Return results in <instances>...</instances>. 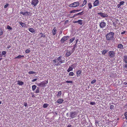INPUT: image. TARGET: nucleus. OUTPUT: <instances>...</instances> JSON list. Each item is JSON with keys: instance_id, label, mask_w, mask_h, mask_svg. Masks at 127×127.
<instances>
[{"instance_id": "obj_1", "label": "nucleus", "mask_w": 127, "mask_h": 127, "mask_svg": "<svg viewBox=\"0 0 127 127\" xmlns=\"http://www.w3.org/2000/svg\"><path fill=\"white\" fill-rule=\"evenodd\" d=\"M64 61L62 59V57L61 56L57 58V59L53 60V62L55 65H60L61 64L64 63Z\"/></svg>"}, {"instance_id": "obj_2", "label": "nucleus", "mask_w": 127, "mask_h": 127, "mask_svg": "<svg viewBox=\"0 0 127 127\" xmlns=\"http://www.w3.org/2000/svg\"><path fill=\"white\" fill-rule=\"evenodd\" d=\"M114 33L111 32L108 33L106 35V39L107 40L114 41L115 40L114 37Z\"/></svg>"}, {"instance_id": "obj_3", "label": "nucleus", "mask_w": 127, "mask_h": 127, "mask_svg": "<svg viewBox=\"0 0 127 127\" xmlns=\"http://www.w3.org/2000/svg\"><path fill=\"white\" fill-rule=\"evenodd\" d=\"M80 4L79 2L78 1L74 2L70 4L69 6L70 7H76L78 6Z\"/></svg>"}, {"instance_id": "obj_4", "label": "nucleus", "mask_w": 127, "mask_h": 127, "mask_svg": "<svg viewBox=\"0 0 127 127\" xmlns=\"http://www.w3.org/2000/svg\"><path fill=\"white\" fill-rule=\"evenodd\" d=\"M48 80H45L41 82L40 83H39L38 85L39 86L44 87L46 86V85L48 84Z\"/></svg>"}, {"instance_id": "obj_5", "label": "nucleus", "mask_w": 127, "mask_h": 127, "mask_svg": "<svg viewBox=\"0 0 127 127\" xmlns=\"http://www.w3.org/2000/svg\"><path fill=\"white\" fill-rule=\"evenodd\" d=\"M39 2L38 0H32L31 4L33 7L36 6Z\"/></svg>"}, {"instance_id": "obj_6", "label": "nucleus", "mask_w": 127, "mask_h": 127, "mask_svg": "<svg viewBox=\"0 0 127 127\" xmlns=\"http://www.w3.org/2000/svg\"><path fill=\"white\" fill-rule=\"evenodd\" d=\"M108 54L109 56L111 58L114 57L115 56V53L113 51H109Z\"/></svg>"}, {"instance_id": "obj_7", "label": "nucleus", "mask_w": 127, "mask_h": 127, "mask_svg": "<svg viewBox=\"0 0 127 127\" xmlns=\"http://www.w3.org/2000/svg\"><path fill=\"white\" fill-rule=\"evenodd\" d=\"M20 14H22L23 15H25L26 16L31 15V13L30 12L26 11L25 12H20Z\"/></svg>"}, {"instance_id": "obj_8", "label": "nucleus", "mask_w": 127, "mask_h": 127, "mask_svg": "<svg viewBox=\"0 0 127 127\" xmlns=\"http://www.w3.org/2000/svg\"><path fill=\"white\" fill-rule=\"evenodd\" d=\"M97 14L103 18L107 17H108V15L107 14L103 12H99Z\"/></svg>"}, {"instance_id": "obj_9", "label": "nucleus", "mask_w": 127, "mask_h": 127, "mask_svg": "<svg viewBox=\"0 0 127 127\" xmlns=\"http://www.w3.org/2000/svg\"><path fill=\"white\" fill-rule=\"evenodd\" d=\"M106 26V23L103 21H102L99 24V26L101 28H104Z\"/></svg>"}, {"instance_id": "obj_10", "label": "nucleus", "mask_w": 127, "mask_h": 127, "mask_svg": "<svg viewBox=\"0 0 127 127\" xmlns=\"http://www.w3.org/2000/svg\"><path fill=\"white\" fill-rule=\"evenodd\" d=\"M68 38L69 36H64L61 39V41L62 43H64V41L66 40Z\"/></svg>"}, {"instance_id": "obj_11", "label": "nucleus", "mask_w": 127, "mask_h": 127, "mask_svg": "<svg viewBox=\"0 0 127 127\" xmlns=\"http://www.w3.org/2000/svg\"><path fill=\"white\" fill-rule=\"evenodd\" d=\"M76 113L75 112H73L70 113V117L72 118H74L76 116Z\"/></svg>"}, {"instance_id": "obj_12", "label": "nucleus", "mask_w": 127, "mask_h": 127, "mask_svg": "<svg viewBox=\"0 0 127 127\" xmlns=\"http://www.w3.org/2000/svg\"><path fill=\"white\" fill-rule=\"evenodd\" d=\"M99 4V0H95L93 3L94 6H98Z\"/></svg>"}, {"instance_id": "obj_13", "label": "nucleus", "mask_w": 127, "mask_h": 127, "mask_svg": "<svg viewBox=\"0 0 127 127\" xmlns=\"http://www.w3.org/2000/svg\"><path fill=\"white\" fill-rule=\"evenodd\" d=\"M73 53L71 51H67L66 54V56L68 57L69 56Z\"/></svg>"}, {"instance_id": "obj_14", "label": "nucleus", "mask_w": 127, "mask_h": 127, "mask_svg": "<svg viewBox=\"0 0 127 127\" xmlns=\"http://www.w3.org/2000/svg\"><path fill=\"white\" fill-rule=\"evenodd\" d=\"M19 24L22 27L24 28L27 27L25 23H22L21 22H19Z\"/></svg>"}, {"instance_id": "obj_15", "label": "nucleus", "mask_w": 127, "mask_h": 127, "mask_svg": "<svg viewBox=\"0 0 127 127\" xmlns=\"http://www.w3.org/2000/svg\"><path fill=\"white\" fill-rule=\"evenodd\" d=\"M82 72V70L81 69L78 70L76 72V75L77 77L80 76Z\"/></svg>"}, {"instance_id": "obj_16", "label": "nucleus", "mask_w": 127, "mask_h": 127, "mask_svg": "<svg viewBox=\"0 0 127 127\" xmlns=\"http://www.w3.org/2000/svg\"><path fill=\"white\" fill-rule=\"evenodd\" d=\"M64 101V100L63 99L60 98L58 99L57 100V102L59 104H61Z\"/></svg>"}, {"instance_id": "obj_17", "label": "nucleus", "mask_w": 127, "mask_h": 127, "mask_svg": "<svg viewBox=\"0 0 127 127\" xmlns=\"http://www.w3.org/2000/svg\"><path fill=\"white\" fill-rule=\"evenodd\" d=\"M123 62L126 63H127V56L126 55L124 56L123 57Z\"/></svg>"}, {"instance_id": "obj_18", "label": "nucleus", "mask_w": 127, "mask_h": 127, "mask_svg": "<svg viewBox=\"0 0 127 127\" xmlns=\"http://www.w3.org/2000/svg\"><path fill=\"white\" fill-rule=\"evenodd\" d=\"M57 30L55 27H54L52 30V33L53 35H55L56 33Z\"/></svg>"}, {"instance_id": "obj_19", "label": "nucleus", "mask_w": 127, "mask_h": 127, "mask_svg": "<svg viewBox=\"0 0 127 127\" xmlns=\"http://www.w3.org/2000/svg\"><path fill=\"white\" fill-rule=\"evenodd\" d=\"M29 30L30 32L32 33L34 32L35 31L34 29L32 28H30L29 29Z\"/></svg>"}, {"instance_id": "obj_20", "label": "nucleus", "mask_w": 127, "mask_h": 127, "mask_svg": "<svg viewBox=\"0 0 127 127\" xmlns=\"http://www.w3.org/2000/svg\"><path fill=\"white\" fill-rule=\"evenodd\" d=\"M117 47L119 48L122 49L123 48V46L121 44H118Z\"/></svg>"}, {"instance_id": "obj_21", "label": "nucleus", "mask_w": 127, "mask_h": 127, "mask_svg": "<svg viewBox=\"0 0 127 127\" xmlns=\"http://www.w3.org/2000/svg\"><path fill=\"white\" fill-rule=\"evenodd\" d=\"M88 6L89 9H91L92 7V5L91 3L90 2L88 4Z\"/></svg>"}, {"instance_id": "obj_22", "label": "nucleus", "mask_w": 127, "mask_h": 127, "mask_svg": "<svg viewBox=\"0 0 127 127\" xmlns=\"http://www.w3.org/2000/svg\"><path fill=\"white\" fill-rule=\"evenodd\" d=\"M24 56L23 55L21 56V55H19L15 57L14 59H20L21 58H24Z\"/></svg>"}, {"instance_id": "obj_23", "label": "nucleus", "mask_w": 127, "mask_h": 127, "mask_svg": "<svg viewBox=\"0 0 127 127\" xmlns=\"http://www.w3.org/2000/svg\"><path fill=\"white\" fill-rule=\"evenodd\" d=\"M18 84L19 85H22L24 84V82L20 81H18Z\"/></svg>"}, {"instance_id": "obj_24", "label": "nucleus", "mask_w": 127, "mask_h": 127, "mask_svg": "<svg viewBox=\"0 0 127 127\" xmlns=\"http://www.w3.org/2000/svg\"><path fill=\"white\" fill-rule=\"evenodd\" d=\"M62 95V92L61 91H60L58 93L57 96L58 97H60Z\"/></svg>"}, {"instance_id": "obj_25", "label": "nucleus", "mask_w": 127, "mask_h": 127, "mask_svg": "<svg viewBox=\"0 0 127 127\" xmlns=\"http://www.w3.org/2000/svg\"><path fill=\"white\" fill-rule=\"evenodd\" d=\"M107 51L108 50H103L102 51V53L103 55H104L107 52Z\"/></svg>"}, {"instance_id": "obj_26", "label": "nucleus", "mask_w": 127, "mask_h": 127, "mask_svg": "<svg viewBox=\"0 0 127 127\" xmlns=\"http://www.w3.org/2000/svg\"><path fill=\"white\" fill-rule=\"evenodd\" d=\"M73 68L71 67L70 66L68 69L67 70V71L68 72H69L70 71H72L73 70Z\"/></svg>"}, {"instance_id": "obj_27", "label": "nucleus", "mask_w": 127, "mask_h": 127, "mask_svg": "<svg viewBox=\"0 0 127 127\" xmlns=\"http://www.w3.org/2000/svg\"><path fill=\"white\" fill-rule=\"evenodd\" d=\"M36 86L35 85H33L32 86V91H34L36 89Z\"/></svg>"}, {"instance_id": "obj_28", "label": "nucleus", "mask_w": 127, "mask_h": 127, "mask_svg": "<svg viewBox=\"0 0 127 127\" xmlns=\"http://www.w3.org/2000/svg\"><path fill=\"white\" fill-rule=\"evenodd\" d=\"M78 23L80 25H82L83 24L82 20H79L78 21Z\"/></svg>"}, {"instance_id": "obj_29", "label": "nucleus", "mask_w": 127, "mask_h": 127, "mask_svg": "<svg viewBox=\"0 0 127 127\" xmlns=\"http://www.w3.org/2000/svg\"><path fill=\"white\" fill-rule=\"evenodd\" d=\"M48 104L45 103L43 105V107L44 108H46L48 106Z\"/></svg>"}, {"instance_id": "obj_30", "label": "nucleus", "mask_w": 127, "mask_h": 127, "mask_svg": "<svg viewBox=\"0 0 127 127\" xmlns=\"http://www.w3.org/2000/svg\"><path fill=\"white\" fill-rule=\"evenodd\" d=\"M75 39V38L74 37H73L70 39L69 41L70 43H72L74 41Z\"/></svg>"}, {"instance_id": "obj_31", "label": "nucleus", "mask_w": 127, "mask_h": 127, "mask_svg": "<svg viewBox=\"0 0 127 127\" xmlns=\"http://www.w3.org/2000/svg\"><path fill=\"white\" fill-rule=\"evenodd\" d=\"M28 73L30 74H34L35 73V72L32 71H30Z\"/></svg>"}, {"instance_id": "obj_32", "label": "nucleus", "mask_w": 127, "mask_h": 127, "mask_svg": "<svg viewBox=\"0 0 127 127\" xmlns=\"http://www.w3.org/2000/svg\"><path fill=\"white\" fill-rule=\"evenodd\" d=\"M77 64H74L71 65V66L73 68H75L76 67Z\"/></svg>"}, {"instance_id": "obj_33", "label": "nucleus", "mask_w": 127, "mask_h": 127, "mask_svg": "<svg viewBox=\"0 0 127 127\" xmlns=\"http://www.w3.org/2000/svg\"><path fill=\"white\" fill-rule=\"evenodd\" d=\"M74 73L72 72H71L69 73V75L70 76H73Z\"/></svg>"}, {"instance_id": "obj_34", "label": "nucleus", "mask_w": 127, "mask_h": 127, "mask_svg": "<svg viewBox=\"0 0 127 127\" xmlns=\"http://www.w3.org/2000/svg\"><path fill=\"white\" fill-rule=\"evenodd\" d=\"M6 28L10 30H12V28L9 25H7V26Z\"/></svg>"}, {"instance_id": "obj_35", "label": "nucleus", "mask_w": 127, "mask_h": 127, "mask_svg": "<svg viewBox=\"0 0 127 127\" xmlns=\"http://www.w3.org/2000/svg\"><path fill=\"white\" fill-rule=\"evenodd\" d=\"M39 89L38 87H37L35 91L36 93H38L39 92Z\"/></svg>"}, {"instance_id": "obj_36", "label": "nucleus", "mask_w": 127, "mask_h": 127, "mask_svg": "<svg viewBox=\"0 0 127 127\" xmlns=\"http://www.w3.org/2000/svg\"><path fill=\"white\" fill-rule=\"evenodd\" d=\"M125 119L127 120V112H125L124 114Z\"/></svg>"}, {"instance_id": "obj_37", "label": "nucleus", "mask_w": 127, "mask_h": 127, "mask_svg": "<svg viewBox=\"0 0 127 127\" xmlns=\"http://www.w3.org/2000/svg\"><path fill=\"white\" fill-rule=\"evenodd\" d=\"M83 11H82L81 12H79V13H77V15H82L84 14L83 13Z\"/></svg>"}, {"instance_id": "obj_38", "label": "nucleus", "mask_w": 127, "mask_h": 127, "mask_svg": "<svg viewBox=\"0 0 127 127\" xmlns=\"http://www.w3.org/2000/svg\"><path fill=\"white\" fill-rule=\"evenodd\" d=\"M40 34L41 35V37H45V35L44 33H43L42 32H41Z\"/></svg>"}, {"instance_id": "obj_39", "label": "nucleus", "mask_w": 127, "mask_h": 127, "mask_svg": "<svg viewBox=\"0 0 127 127\" xmlns=\"http://www.w3.org/2000/svg\"><path fill=\"white\" fill-rule=\"evenodd\" d=\"M6 54V52L5 51H2L1 53V55H2V56L3 55H5Z\"/></svg>"}, {"instance_id": "obj_40", "label": "nucleus", "mask_w": 127, "mask_h": 127, "mask_svg": "<svg viewBox=\"0 0 127 127\" xmlns=\"http://www.w3.org/2000/svg\"><path fill=\"white\" fill-rule=\"evenodd\" d=\"M76 12V10H72L70 12V13H74Z\"/></svg>"}, {"instance_id": "obj_41", "label": "nucleus", "mask_w": 127, "mask_h": 127, "mask_svg": "<svg viewBox=\"0 0 127 127\" xmlns=\"http://www.w3.org/2000/svg\"><path fill=\"white\" fill-rule=\"evenodd\" d=\"M3 33V32L2 30L0 28V36Z\"/></svg>"}, {"instance_id": "obj_42", "label": "nucleus", "mask_w": 127, "mask_h": 127, "mask_svg": "<svg viewBox=\"0 0 127 127\" xmlns=\"http://www.w3.org/2000/svg\"><path fill=\"white\" fill-rule=\"evenodd\" d=\"M116 23L115 22H113V23L112 24L113 26L115 27V28H116L117 26H116Z\"/></svg>"}, {"instance_id": "obj_43", "label": "nucleus", "mask_w": 127, "mask_h": 127, "mask_svg": "<svg viewBox=\"0 0 127 127\" xmlns=\"http://www.w3.org/2000/svg\"><path fill=\"white\" fill-rule=\"evenodd\" d=\"M87 3V0H84V1H83V4L84 5L86 4Z\"/></svg>"}, {"instance_id": "obj_44", "label": "nucleus", "mask_w": 127, "mask_h": 127, "mask_svg": "<svg viewBox=\"0 0 127 127\" xmlns=\"http://www.w3.org/2000/svg\"><path fill=\"white\" fill-rule=\"evenodd\" d=\"M96 82V80L95 79H94V80L92 81L91 82V83L93 84L95 83Z\"/></svg>"}, {"instance_id": "obj_45", "label": "nucleus", "mask_w": 127, "mask_h": 127, "mask_svg": "<svg viewBox=\"0 0 127 127\" xmlns=\"http://www.w3.org/2000/svg\"><path fill=\"white\" fill-rule=\"evenodd\" d=\"M114 106L113 105H111L110 107V109L111 110H112L114 108Z\"/></svg>"}, {"instance_id": "obj_46", "label": "nucleus", "mask_w": 127, "mask_h": 127, "mask_svg": "<svg viewBox=\"0 0 127 127\" xmlns=\"http://www.w3.org/2000/svg\"><path fill=\"white\" fill-rule=\"evenodd\" d=\"M66 83H73V82L71 81H66Z\"/></svg>"}, {"instance_id": "obj_47", "label": "nucleus", "mask_w": 127, "mask_h": 127, "mask_svg": "<svg viewBox=\"0 0 127 127\" xmlns=\"http://www.w3.org/2000/svg\"><path fill=\"white\" fill-rule=\"evenodd\" d=\"M30 50L29 49H27L25 51L26 53H29L30 52Z\"/></svg>"}, {"instance_id": "obj_48", "label": "nucleus", "mask_w": 127, "mask_h": 127, "mask_svg": "<svg viewBox=\"0 0 127 127\" xmlns=\"http://www.w3.org/2000/svg\"><path fill=\"white\" fill-rule=\"evenodd\" d=\"M125 3V2L123 1H121L120 2V3H119V4H120L121 5H123L124 3Z\"/></svg>"}, {"instance_id": "obj_49", "label": "nucleus", "mask_w": 127, "mask_h": 127, "mask_svg": "<svg viewBox=\"0 0 127 127\" xmlns=\"http://www.w3.org/2000/svg\"><path fill=\"white\" fill-rule=\"evenodd\" d=\"M78 15H77V14H74L73 16H72L70 17V18H74L75 16H76Z\"/></svg>"}, {"instance_id": "obj_50", "label": "nucleus", "mask_w": 127, "mask_h": 127, "mask_svg": "<svg viewBox=\"0 0 127 127\" xmlns=\"http://www.w3.org/2000/svg\"><path fill=\"white\" fill-rule=\"evenodd\" d=\"M90 104L91 105H95V102H90Z\"/></svg>"}, {"instance_id": "obj_51", "label": "nucleus", "mask_w": 127, "mask_h": 127, "mask_svg": "<svg viewBox=\"0 0 127 127\" xmlns=\"http://www.w3.org/2000/svg\"><path fill=\"white\" fill-rule=\"evenodd\" d=\"M9 4L7 3L4 6V8H6L8 5Z\"/></svg>"}, {"instance_id": "obj_52", "label": "nucleus", "mask_w": 127, "mask_h": 127, "mask_svg": "<svg viewBox=\"0 0 127 127\" xmlns=\"http://www.w3.org/2000/svg\"><path fill=\"white\" fill-rule=\"evenodd\" d=\"M107 127H113V125L112 124H110L108 125Z\"/></svg>"}, {"instance_id": "obj_53", "label": "nucleus", "mask_w": 127, "mask_h": 127, "mask_svg": "<svg viewBox=\"0 0 127 127\" xmlns=\"http://www.w3.org/2000/svg\"><path fill=\"white\" fill-rule=\"evenodd\" d=\"M115 22L116 23H117L118 22H119V20L118 19H115Z\"/></svg>"}, {"instance_id": "obj_54", "label": "nucleus", "mask_w": 127, "mask_h": 127, "mask_svg": "<svg viewBox=\"0 0 127 127\" xmlns=\"http://www.w3.org/2000/svg\"><path fill=\"white\" fill-rule=\"evenodd\" d=\"M24 105L25 107H26L27 106V104L26 102H24Z\"/></svg>"}, {"instance_id": "obj_55", "label": "nucleus", "mask_w": 127, "mask_h": 127, "mask_svg": "<svg viewBox=\"0 0 127 127\" xmlns=\"http://www.w3.org/2000/svg\"><path fill=\"white\" fill-rule=\"evenodd\" d=\"M37 80V78H35V79H33V80H32V82H34L36 81Z\"/></svg>"}, {"instance_id": "obj_56", "label": "nucleus", "mask_w": 127, "mask_h": 127, "mask_svg": "<svg viewBox=\"0 0 127 127\" xmlns=\"http://www.w3.org/2000/svg\"><path fill=\"white\" fill-rule=\"evenodd\" d=\"M95 123L96 125V126H97V125H98V124H99V123H98V122H97V121H96L95 122Z\"/></svg>"}, {"instance_id": "obj_57", "label": "nucleus", "mask_w": 127, "mask_h": 127, "mask_svg": "<svg viewBox=\"0 0 127 127\" xmlns=\"http://www.w3.org/2000/svg\"><path fill=\"white\" fill-rule=\"evenodd\" d=\"M121 6V5L120 4H118L117 5V7L118 8H119Z\"/></svg>"}, {"instance_id": "obj_58", "label": "nucleus", "mask_w": 127, "mask_h": 127, "mask_svg": "<svg viewBox=\"0 0 127 127\" xmlns=\"http://www.w3.org/2000/svg\"><path fill=\"white\" fill-rule=\"evenodd\" d=\"M126 32L125 31H124L123 32H121V34H123L125 33Z\"/></svg>"}, {"instance_id": "obj_59", "label": "nucleus", "mask_w": 127, "mask_h": 127, "mask_svg": "<svg viewBox=\"0 0 127 127\" xmlns=\"http://www.w3.org/2000/svg\"><path fill=\"white\" fill-rule=\"evenodd\" d=\"M81 10V9H77L76 10V12H78L80 11Z\"/></svg>"}, {"instance_id": "obj_60", "label": "nucleus", "mask_w": 127, "mask_h": 127, "mask_svg": "<svg viewBox=\"0 0 127 127\" xmlns=\"http://www.w3.org/2000/svg\"><path fill=\"white\" fill-rule=\"evenodd\" d=\"M11 47V46L10 45H9L7 47V49H9Z\"/></svg>"}, {"instance_id": "obj_61", "label": "nucleus", "mask_w": 127, "mask_h": 127, "mask_svg": "<svg viewBox=\"0 0 127 127\" xmlns=\"http://www.w3.org/2000/svg\"><path fill=\"white\" fill-rule=\"evenodd\" d=\"M76 45H77V44H75L74 45V46H73L74 48H75V47H76Z\"/></svg>"}, {"instance_id": "obj_62", "label": "nucleus", "mask_w": 127, "mask_h": 127, "mask_svg": "<svg viewBox=\"0 0 127 127\" xmlns=\"http://www.w3.org/2000/svg\"><path fill=\"white\" fill-rule=\"evenodd\" d=\"M71 15V14L70 13V14H68V17H70L71 16H70Z\"/></svg>"}, {"instance_id": "obj_63", "label": "nucleus", "mask_w": 127, "mask_h": 127, "mask_svg": "<svg viewBox=\"0 0 127 127\" xmlns=\"http://www.w3.org/2000/svg\"><path fill=\"white\" fill-rule=\"evenodd\" d=\"M123 84L125 85H127V82H125Z\"/></svg>"}, {"instance_id": "obj_64", "label": "nucleus", "mask_w": 127, "mask_h": 127, "mask_svg": "<svg viewBox=\"0 0 127 127\" xmlns=\"http://www.w3.org/2000/svg\"><path fill=\"white\" fill-rule=\"evenodd\" d=\"M125 67L127 69V64H125Z\"/></svg>"}]
</instances>
